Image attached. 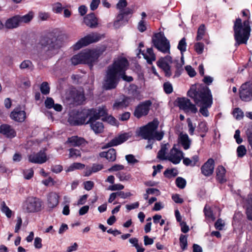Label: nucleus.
Wrapping results in <instances>:
<instances>
[{"label": "nucleus", "mask_w": 252, "mask_h": 252, "mask_svg": "<svg viewBox=\"0 0 252 252\" xmlns=\"http://www.w3.org/2000/svg\"><path fill=\"white\" fill-rule=\"evenodd\" d=\"M124 169V166L121 164H115L112 166L111 168L108 169L109 172L112 171H118L123 170Z\"/></svg>", "instance_id": "052dcab7"}, {"label": "nucleus", "mask_w": 252, "mask_h": 252, "mask_svg": "<svg viewBox=\"0 0 252 252\" xmlns=\"http://www.w3.org/2000/svg\"><path fill=\"white\" fill-rule=\"evenodd\" d=\"M142 55L149 64H152L153 61L156 60V55L154 53L153 48H148L147 50V53H142Z\"/></svg>", "instance_id": "c756f323"}, {"label": "nucleus", "mask_w": 252, "mask_h": 252, "mask_svg": "<svg viewBox=\"0 0 252 252\" xmlns=\"http://www.w3.org/2000/svg\"><path fill=\"white\" fill-rule=\"evenodd\" d=\"M217 179L220 183L226 181L225 169L222 166H219L216 169Z\"/></svg>", "instance_id": "c85d7f7f"}, {"label": "nucleus", "mask_w": 252, "mask_h": 252, "mask_svg": "<svg viewBox=\"0 0 252 252\" xmlns=\"http://www.w3.org/2000/svg\"><path fill=\"white\" fill-rule=\"evenodd\" d=\"M0 209L1 212L5 214L6 217L10 219L12 216V212L11 210L6 206L4 201H2L0 203Z\"/></svg>", "instance_id": "c9c22d12"}, {"label": "nucleus", "mask_w": 252, "mask_h": 252, "mask_svg": "<svg viewBox=\"0 0 252 252\" xmlns=\"http://www.w3.org/2000/svg\"><path fill=\"white\" fill-rule=\"evenodd\" d=\"M28 225V222L25 221H17L14 228V232L16 233H18L20 229L24 230Z\"/></svg>", "instance_id": "ea45409f"}, {"label": "nucleus", "mask_w": 252, "mask_h": 252, "mask_svg": "<svg viewBox=\"0 0 252 252\" xmlns=\"http://www.w3.org/2000/svg\"><path fill=\"white\" fill-rule=\"evenodd\" d=\"M163 89L166 94H171L173 92V87L172 84L169 82L164 83L163 84Z\"/></svg>", "instance_id": "8fccbe9b"}, {"label": "nucleus", "mask_w": 252, "mask_h": 252, "mask_svg": "<svg viewBox=\"0 0 252 252\" xmlns=\"http://www.w3.org/2000/svg\"><path fill=\"white\" fill-rule=\"evenodd\" d=\"M205 25L202 24L200 26L198 29L197 35L196 36V40H200L205 34Z\"/></svg>", "instance_id": "a19ab883"}, {"label": "nucleus", "mask_w": 252, "mask_h": 252, "mask_svg": "<svg viewBox=\"0 0 252 252\" xmlns=\"http://www.w3.org/2000/svg\"><path fill=\"white\" fill-rule=\"evenodd\" d=\"M132 13V10L131 9L128 7L124 8V9H122L121 11H119V13L118 14V19L119 20H125V22H127L128 18L127 16L131 14Z\"/></svg>", "instance_id": "7c9ffc66"}, {"label": "nucleus", "mask_w": 252, "mask_h": 252, "mask_svg": "<svg viewBox=\"0 0 252 252\" xmlns=\"http://www.w3.org/2000/svg\"><path fill=\"white\" fill-rule=\"evenodd\" d=\"M84 164L79 162H74L71 164L66 170V172H71L77 169H82L85 167Z\"/></svg>", "instance_id": "e433bc0d"}, {"label": "nucleus", "mask_w": 252, "mask_h": 252, "mask_svg": "<svg viewBox=\"0 0 252 252\" xmlns=\"http://www.w3.org/2000/svg\"><path fill=\"white\" fill-rule=\"evenodd\" d=\"M84 22L91 28H95L98 25L97 19L93 13L87 15L84 18Z\"/></svg>", "instance_id": "5701e85b"}, {"label": "nucleus", "mask_w": 252, "mask_h": 252, "mask_svg": "<svg viewBox=\"0 0 252 252\" xmlns=\"http://www.w3.org/2000/svg\"><path fill=\"white\" fill-rule=\"evenodd\" d=\"M180 246L182 250H184L187 246V239L186 236L181 235L180 237Z\"/></svg>", "instance_id": "864d4df0"}, {"label": "nucleus", "mask_w": 252, "mask_h": 252, "mask_svg": "<svg viewBox=\"0 0 252 252\" xmlns=\"http://www.w3.org/2000/svg\"><path fill=\"white\" fill-rule=\"evenodd\" d=\"M127 5V2L126 0H120L118 3L117 4V8L121 11L124 9Z\"/></svg>", "instance_id": "680f3d73"}, {"label": "nucleus", "mask_w": 252, "mask_h": 252, "mask_svg": "<svg viewBox=\"0 0 252 252\" xmlns=\"http://www.w3.org/2000/svg\"><path fill=\"white\" fill-rule=\"evenodd\" d=\"M168 143L162 145L160 150L158 152L157 158L160 160H165L167 158V156H166V151L168 149Z\"/></svg>", "instance_id": "2f4dec72"}, {"label": "nucleus", "mask_w": 252, "mask_h": 252, "mask_svg": "<svg viewBox=\"0 0 252 252\" xmlns=\"http://www.w3.org/2000/svg\"><path fill=\"white\" fill-rule=\"evenodd\" d=\"M186 46L187 44L186 42V38L184 37L179 41L178 48L181 52H183L186 50Z\"/></svg>", "instance_id": "3c124183"}, {"label": "nucleus", "mask_w": 252, "mask_h": 252, "mask_svg": "<svg viewBox=\"0 0 252 252\" xmlns=\"http://www.w3.org/2000/svg\"><path fill=\"white\" fill-rule=\"evenodd\" d=\"M99 156L101 158H105L109 161H114L116 159V152L114 149L111 148L107 152L100 153Z\"/></svg>", "instance_id": "a878e982"}, {"label": "nucleus", "mask_w": 252, "mask_h": 252, "mask_svg": "<svg viewBox=\"0 0 252 252\" xmlns=\"http://www.w3.org/2000/svg\"><path fill=\"white\" fill-rule=\"evenodd\" d=\"M250 31L251 29L248 21H244L242 26L241 20L237 19V45L247 43L250 36Z\"/></svg>", "instance_id": "0eeeda50"}, {"label": "nucleus", "mask_w": 252, "mask_h": 252, "mask_svg": "<svg viewBox=\"0 0 252 252\" xmlns=\"http://www.w3.org/2000/svg\"><path fill=\"white\" fill-rule=\"evenodd\" d=\"M67 142L72 146L85 145L87 143L85 139L78 136H72L68 138Z\"/></svg>", "instance_id": "393cba45"}, {"label": "nucleus", "mask_w": 252, "mask_h": 252, "mask_svg": "<svg viewBox=\"0 0 252 252\" xmlns=\"http://www.w3.org/2000/svg\"><path fill=\"white\" fill-rule=\"evenodd\" d=\"M116 176L119 178L121 181H128L130 178V175L124 172H118Z\"/></svg>", "instance_id": "37998d69"}, {"label": "nucleus", "mask_w": 252, "mask_h": 252, "mask_svg": "<svg viewBox=\"0 0 252 252\" xmlns=\"http://www.w3.org/2000/svg\"><path fill=\"white\" fill-rule=\"evenodd\" d=\"M130 116V113L128 112H125L122 114L119 115V119L122 121H125L128 120Z\"/></svg>", "instance_id": "e2e57ef3"}, {"label": "nucleus", "mask_w": 252, "mask_h": 252, "mask_svg": "<svg viewBox=\"0 0 252 252\" xmlns=\"http://www.w3.org/2000/svg\"><path fill=\"white\" fill-rule=\"evenodd\" d=\"M106 50L105 46H102L92 50H85L74 55L71 59L72 64L87 63L91 67L93 63L96 62L98 58Z\"/></svg>", "instance_id": "20e7f679"}, {"label": "nucleus", "mask_w": 252, "mask_h": 252, "mask_svg": "<svg viewBox=\"0 0 252 252\" xmlns=\"http://www.w3.org/2000/svg\"><path fill=\"white\" fill-rule=\"evenodd\" d=\"M107 113L105 107H99L98 109L88 110L84 116L79 118L70 117L68 121L72 125H81L84 124H89L91 128L95 133H100L103 129L102 123L96 120L101 117L105 116Z\"/></svg>", "instance_id": "f257e3e1"}, {"label": "nucleus", "mask_w": 252, "mask_h": 252, "mask_svg": "<svg viewBox=\"0 0 252 252\" xmlns=\"http://www.w3.org/2000/svg\"><path fill=\"white\" fill-rule=\"evenodd\" d=\"M201 172L206 176L212 175L214 169V160L209 158L201 167Z\"/></svg>", "instance_id": "aec40b11"}, {"label": "nucleus", "mask_w": 252, "mask_h": 252, "mask_svg": "<svg viewBox=\"0 0 252 252\" xmlns=\"http://www.w3.org/2000/svg\"><path fill=\"white\" fill-rule=\"evenodd\" d=\"M117 196H120L122 198H126L132 195L130 192H124V191H118L116 192Z\"/></svg>", "instance_id": "338daca9"}, {"label": "nucleus", "mask_w": 252, "mask_h": 252, "mask_svg": "<svg viewBox=\"0 0 252 252\" xmlns=\"http://www.w3.org/2000/svg\"><path fill=\"white\" fill-rule=\"evenodd\" d=\"M239 95L241 99L245 101H249L252 99V82H246L241 86Z\"/></svg>", "instance_id": "f8f14e48"}, {"label": "nucleus", "mask_w": 252, "mask_h": 252, "mask_svg": "<svg viewBox=\"0 0 252 252\" xmlns=\"http://www.w3.org/2000/svg\"><path fill=\"white\" fill-rule=\"evenodd\" d=\"M187 121L189 127V133L190 134L192 135L195 129V126H193L192 122L189 118H188Z\"/></svg>", "instance_id": "69168bd1"}, {"label": "nucleus", "mask_w": 252, "mask_h": 252, "mask_svg": "<svg viewBox=\"0 0 252 252\" xmlns=\"http://www.w3.org/2000/svg\"><path fill=\"white\" fill-rule=\"evenodd\" d=\"M104 37L103 35L97 33H92L79 40L74 46L75 50H79L83 46H87L91 43L97 42L102 38Z\"/></svg>", "instance_id": "9d476101"}, {"label": "nucleus", "mask_w": 252, "mask_h": 252, "mask_svg": "<svg viewBox=\"0 0 252 252\" xmlns=\"http://www.w3.org/2000/svg\"><path fill=\"white\" fill-rule=\"evenodd\" d=\"M177 103L180 109L183 110L186 113L190 112L196 113L197 111L195 105L191 103L190 100L187 98H178Z\"/></svg>", "instance_id": "9b49d317"}, {"label": "nucleus", "mask_w": 252, "mask_h": 252, "mask_svg": "<svg viewBox=\"0 0 252 252\" xmlns=\"http://www.w3.org/2000/svg\"><path fill=\"white\" fill-rule=\"evenodd\" d=\"M69 158H75L81 156V152L79 150L76 149H70L69 150Z\"/></svg>", "instance_id": "a18cd8bd"}, {"label": "nucleus", "mask_w": 252, "mask_h": 252, "mask_svg": "<svg viewBox=\"0 0 252 252\" xmlns=\"http://www.w3.org/2000/svg\"><path fill=\"white\" fill-rule=\"evenodd\" d=\"M182 70L183 69L182 64L180 63H176L174 77H176L179 76L181 75Z\"/></svg>", "instance_id": "6e6d98bb"}, {"label": "nucleus", "mask_w": 252, "mask_h": 252, "mask_svg": "<svg viewBox=\"0 0 252 252\" xmlns=\"http://www.w3.org/2000/svg\"><path fill=\"white\" fill-rule=\"evenodd\" d=\"M247 153V150L244 145L239 146L237 147V156L240 158L243 157Z\"/></svg>", "instance_id": "de8ad7c7"}, {"label": "nucleus", "mask_w": 252, "mask_h": 252, "mask_svg": "<svg viewBox=\"0 0 252 252\" xmlns=\"http://www.w3.org/2000/svg\"><path fill=\"white\" fill-rule=\"evenodd\" d=\"M60 195L55 192H49L47 195V204L49 208H54L59 204Z\"/></svg>", "instance_id": "6ab92c4d"}, {"label": "nucleus", "mask_w": 252, "mask_h": 252, "mask_svg": "<svg viewBox=\"0 0 252 252\" xmlns=\"http://www.w3.org/2000/svg\"><path fill=\"white\" fill-rule=\"evenodd\" d=\"M158 125V122L157 120H154L153 122L148 123L146 126L140 128L139 135L143 139L150 140L156 139L161 140L164 135V132H158L156 131Z\"/></svg>", "instance_id": "423d86ee"}, {"label": "nucleus", "mask_w": 252, "mask_h": 252, "mask_svg": "<svg viewBox=\"0 0 252 252\" xmlns=\"http://www.w3.org/2000/svg\"><path fill=\"white\" fill-rule=\"evenodd\" d=\"M23 206L28 212H37L41 210L43 202L38 198L30 196L24 202Z\"/></svg>", "instance_id": "1a4fd4ad"}, {"label": "nucleus", "mask_w": 252, "mask_h": 252, "mask_svg": "<svg viewBox=\"0 0 252 252\" xmlns=\"http://www.w3.org/2000/svg\"><path fill=\"white\" fill-rule=\"evenodd\" d=\"M247 214L248 219L252 220V194H250L248 196Z\"/></svg>", "instance_id": "f704fd0d"}, {"label": "nucleus", "mask_w": 252, "mask_h": 252, "mask_svg": "<svg viewBox=\"0 0 252 252\" xmlns=\"http://www.w3.org/2000/svg\"><path fill=\"white\" fill-rule=\"evenodd\" d=\"M10 117L15 121L22 122L26 118V113L24 111L16 109L11 112Z\"/></svg>", "instance_id": "b1692460"}, {"label": "nucleus", "mask_w": 252, "mask_h": 252, "mask_svg": "<svg viewBox=\"0 0 252 252\" xmlns=\"http://www.w3.org/2000/svg\"><path fill=\"white\" fill-rule=\"evenodd\" d=\"M122 60H125L126 62V64L125 66L124 72L120 75V78H122L124 80L128 82H131L133 80V78L131 76H128L125 74L126 70L128 65V62L126 58L123 57L117 59V61H121Z\"/></svg>", "instance_id": "72a5a7b5"}, {"label": "nucleus", "mask_w": 252, "mask_h": 252, "mask_svg": "<svg viewBox=\"0 0 252 252\" xmlns=\"http://www.w3.org/2000/svg\"><path fill=\"white\" fill-rule=\"evenodd\" d=\"M40 91L44 94H47L49 93L50 88L47 82H44L41 84L40 86Z\"/></svg>", "instance_id": "c03bdc74"}, {"label": "nucleus", "mask_w": 252, "mask_h": 252, "mask_svg": "<svg viewBox=\"0 0 252 252\" xmlns=\"http://www.w3.org/2000/svg\"><path fill=\"white\" fill-rule=\"evenodd\" d=\"M179 143L185 150L189 148L191 141L187 134H181L179 137Z\"/></svg>", "instance_id": "cd10ccee"}, {"label": "nucleus", "mask_w": 252, "mask_h": 252, "mask_svg": "<svg viewBox=\"0 0 252 252\" xmlns=\"http://www.w3.org/2000/svg\"><path fill=\"white\" fill-rule=\"evenodd\" d=\"M129 97L123 96L122 97L116 100L113 105V109L118 110L126 107L129 104Z\"/></svg>", "instance_id": "4be33fe9"}, {"label": "nucleus", "mask_w": 252, "mask_h": 252, "mask_svg": "<svg viewBox=\"0 0 252 252\" xmlns=\"http://www.w3.org/2000/svg\"><path fill=\"white\" fill-rule=\"evenodd\" d=\"M204 213L206 218L208 219L215 220H221V219L218 218L220 216V210L218 207H215L213 209L209 206L206 205L204 208Z\"/></svg>", "instance_id": "dca6fc26"}, {"label": "nucleus", "mask_w": 252, "mask_h": 252, "mask_svg": "<svg viewBox=\"0 0 252 252\" xmlns=\"http://www.w3.org/2000/svg\"><path fill=\"white\" fill-rule=\"evenodd\" d=\"M164 175L167 177H175L177 176V173L176 170L174 169H167L164 171Z\"/></svg>", "instance_id": "5fc2aeb1"}, {"label": "nucleus", "mask_w": 252, "mask_h": 252, "mask_svg": "<svg viewBox=\"0 0 252 252\" xmlns=\"http://www.w3.org/2000/svg\"><path fill=\"white\" fill-rule=\"evenodd\" d=\"M128 92L129 94L132 95L134 98L140 99V91L138 90V87L136 85L134 84L130 85Z\"/></svg>", "instance_id": "473e14b6"}, {"label": "nucleus", "mask_w": 252, "mask_h": 252, "mask_svg": "<svg viewBox=\"0 0 252 252\" xmlns=\"http://www.w3.org/2000/svg\"><path fill=\"white\" fill-rule=\"evenodd\" d=\"M185 69L190 77H194L196 75L195 70L190 66L187 65L185 67Z\"/></svg>", "instance_id": "bf43d9fd"}, {"label": "nucleus", "mask_w": 252, "mask_h": 252, "mask_svg": "<svg viewBox=\"0 0 252 252\" xmlns=\"http://www.w3.org/2000/svg\"><path fill=\"white\" fill-rule=\"evenodd\" d=\"M152 102L150 100L146 101L139 104L135 109L134 114V116L139 118L143 116L147 115L149 111L150 107Z\"/></svg>", "instance_id": "2eb2a0df"}, {"label": "nucleus", "mask_w": 252, "mask_h": 252, "mask_svg": "<svg viewBox=\"0 0 252 252\" xmlns=\"http://www.w3.org/2000/svg\"><path fill=\"white\" fill-rule=\"evenodd\" d=\"M177 186L180 189H184L186 185V180L182 177H178L176 180Z\"/></svg>", "instance_id": "09e8293b"}, {"label": "nucleus", "mask_w": 252, "mask_h": 252, "mask_svg": "<svg viewBox=\"0 0 252 252\" xmlns=\"http://www.w3.org/2000/svg\"><path fill=\"white\" fill-rule=\"evenodd\" d=\"M54 104V101L51 97H47L45 101V106L48 109L52 108Z\"/></svg>", "instance_id": "13d9d810"}, {"label": "nucleus", "mask_w": 252, "mask_h": 252, "mask_svg": "<svg viewBox=\"0 0 252 252\" xmlns=\"http://www.w3.org/2000/svg\"><path fill=\"white\" fill-rule=\"evenodd\" d=\"M20 68L21 69H28L32 70L33 69V65L31 61L25 60L20 64Z\"/></svg>", "instance_id": "4c0bfd02"}, {"label": "nucleus", "mask_w": 252, "mask_h": 252, "mask_svg": "<svg viewBox=\"0 0 252 252\" xmlns=\"http://www.w3.org/2000/svg\"><path fill=\"white\" fill-rule=\"evenodd\" d=\"M33 18V14L32 12H29L28 14L24 15V16H20L18 15V18L19 19V23L21 24V23H28L30 22Z\"/></svg>", "instance_id": "58836bf2"}, {"label": "nucleus", "mask_w": 252, "mask_h": 252, "mask_svg": "<svg viewBox=\"0 0 252 252\" xmlns=\"http://www.w3.org/2000/svg\"><path fill=\"white\" fill-rule=\"evenodd\" d=\"M0 133L9 137H13L16 135L14 130L8 125H2L0 126Z\"/></svg>", "instance_id": "bb28decb"}, {"label": "nucleus", "mask_w": 252, "mask_h": 252, "mask_svg": "<svg viewBox=\"0 0 252 252\" xmlns=\"http://www.w3.org/2000/svg\"><path fill=\"white\" fill-rule=\"evenodd\" d=\"M129 135L128 133H124L119 135L118 137H115L112 139L110 142L107 143L103 147L104 148H107L111 147L113 146H116L119 144H122L128 139Z\"/></svg>", "instance_id": "a211bd4d"}, {"label": "nucleus", "mask_w": 252, "mask_h": 252, "mask_svg": "<svg viewBox=\"0 0 252 252\" xmlns=\"http://www.w3.org/2000/svg\"><path fill=\"white\" fill-rule=\"evenodd\" d=\"M137 28L140 32H144L146 30V26L145 21L143 20H141L138 23Z\"/></svg>", "instance_id": "774afa93"}, {"label": "nucleus", "mask_w": 252, "mask_h": 252, "mask_svg": "<svg viewBox=\"0 0 252 252\" xmlns=\"http://www.w3.org/2000/svg\"><path fill=\"white\" fill-rule=\"evenodd\" d=\"M195 50L196 52L198 54H201L204 49V44L200 42H198L196 43L194 45Z\"/></svg>", "instance_id": "4d7b16f0"}, {"label": "nucleus", "mask_w": 252, "mask_h": 252, "mask_svg": "<svg viewBox=\"0 0 252 252\" xmlns=\"http://www.w3.org/2000/svg\"><path fill=\"white\" fill-rule=\"evenodd\" d=\"M20 25L18 15H15L8 18L4 24V28L7 30H12L17 28Z\"/></svg>", "instance_id": "412c9836"}, {"label": "nucleus", "mask_w": 252, "mask_h": 252, "mask_svg": "<svg viewBox=\"0 0 252 252\" xmlns=\"http://www.w3.org/2000/svg\"><path fill=\"white\" fill-rule=\"evenodd\" d=\"M33 170L32 168L23 170V174L25 179L29 180L33 177Z\"/></svg>", "instance_id": "49530a36"}, {"label": "nucleus", "mask_w": 252, "mask_h": 252, "mask_svg": "<svg viewBox=\"0 0 252 252\" xmlns=\"http://www.w3.org/2000/svg\"><path fill=\"white\" fill-rule=\"evenodd\" d=\"M152 41L155 47L159 51L164 53H169V42L163 34L160 32L155 34Z\"/></svg>", "instance_id": "6e6552de"}, {"label": "nucleus", "mask_w": 252, "mask_h": 252, "mask_svg": "<svg viewBox=\"0 0 252 252\" xmlns=\"http://www.w3.org/2000/svg\"><path fill=\"white\" fill-rule=\"evenodd\" d=\"M28 160L32 163L42 164L48 160V158L44 151H40L38 153H34L29 155Z\"/></svg>", "instance_id": "4468645a"}, {"label": "nucleus", "mask_w": 252, "mask_h": 252, "mask_svg": "<svg viewBox=\"0 0 252 252\" xmlns=\"http://www.w3.org/2000/svg\"><path fill=\"white\" fill-rule=\"evenodd\" d=\"M172 63V58L169 56L160 59L157 62L158 66L164 71L166 77H169L172 75V71L169 65Z\"/></svg>", "instance_id": "ddd939ff"}, {"label": "nucleus", "mask_w": 252, "mask_h": 252, "mask_svg": "<svg viewBox=\"0 0 252 252\" xmlns=\"http://www.w3.org/2000/svg\"><path fill=\"white\" fill-rule=\"evenodd\" d=\"M126 64L125 60L117 61L116 59L107 67L102 81L103 90H111L116 88L120 80V75L124 72Z\"/></svg>", "instance_id": "f03ea898"}, {"label": "nucleus", "mask_w": 252, "mask_h": 252, "mask_svg": "<svg viewBox=\"0 0 252 252\" xmlns=\"http://www.w3.org/2000/svg\"><path fill=\"white\" fill-rule=\"evenodd\" d=\"M63 9L62 4L60 2H56L52 5V10L56 13H61Z\"/></svg>", "instance_id": "79ce46f5"}, {"label": "nucleus", "mask_w": 252, "mask_h": 252, "mask_svg": "<svg viewBox=\"0 0 252 252\" xmlns=\"http://www.w3.org/2000/svg\"><path fill=\"white\" fill-rule=\"evenodd\" d=\"M126 159L129 164H134L138 162V160L136 159L135 157L131 154L127 155L126 156Z\"/></svg>", "instance_id": "603ef678"}, {"label": "nucleus", "mask_w": 252, "mask_h": 252, "mask_svg": "<svg viewBox=\"0 0 252 252\" xmlns=\"http://www.w3.org/2000/svg\"><path fill=\"white\" fill-rule=\"evenodd\" d=\"M56 39L48 37H42L37 46L38 53L44 59L52 57L56 51Z\"/></svg>", "instance_id": "39448f33"}, {"label": "nucleus", "mask_w": 252, "mask_h": 252, "mask_svg": "<svg viewBox=\"0 0 252 252\" xmlns=\"http://www.w3.org/2000/svg\"><path fill=\"white\" fill-rule=\"evenodd\" d=\"M124 188V186L121 184H114L110 186L108 188V189L110 190H122Z\"/></svg>", "instance_id": "0e129e2a"}, {"label": "nucleus", "mask_w": 252, "mask_h": 252, "mask_svg": "<svg viewBox=\"0 0 252 252\" xmlns=\"http://www.w3.org/2000/svg\"><path fill=\"white\" fill-rule=\"evenodd\" d=\"M188 95L193 98L198 105H202L199 110L200 113L205 117L209 116L208 108L212 104V96L208 87H199L196 89L191 88L188 92Z\"/></svg>", "instance_id": "7ed1b4c3"}, {"label": "nucleus", "mask_w": 252, "mask_h": 252, "mask_svg": "<svg viewBox=\"0 0 252 252\" xmlns=\"http://www.w3.org/2000/svg\"><path fill=\"white\" fill-rule=\"evenodd\" d=\"M183 158V153L181 151L178 150L174 146L167 155V159L176 164L179 163Z\"/></svg>", "instance_id": "f3484780"}]
</instances>
